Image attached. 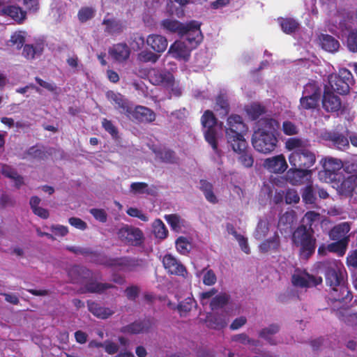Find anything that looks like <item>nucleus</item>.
Instances as JSON below:
<instances>
[{"label":"nucleus","instance_id":"f257e3e1","mask_svg":"<svg viewBox=\"0 0 357 357\" xmlns=\"http://www.w3.org/2000/svg\"><path fill=\"white\" fill-rule=\"evenodd\" d=\"M326 284L331 291L328 305L335 315L342 318L350 305L352 296L347 285V273L343 264L336 259L323 263Z\"/></svg>","mask_w":357,"mask_h":357},{"label":"nucleus","instance_id":"f03ea898","mask_svg":"<svg viewBox=\"0 0 357 357\" xmlns=\"http://www.w3.org/2000/svg\"><path fill=\"white\" fill-rule=\"evenodd\" d=\"M285 147L289 151L294 150L289 156V162L294 168L288 171L287 177L292 184L296 185L309 174L307 169L315 163L316 156L310 150L308 142L300 138L288 139Z\"/></svg>","mask_w":357,"mask_h":357},{"label":"nucleus","instance_id":"7ed1b4c3","mask_svg":"<svg viewBox=\"0 0 357 357\" xmlns=\"http://www.w3.org/2000/svg\"><path fill=\"white\" fill-rule=\"evenodd\" d=\"M279 128V123L273 119H261L258 121V129L255 131L252 143L258 152L268 154L277 147L278 140L273 132Z\"/></svg>","mask_w":357,"mask_h":357},{"label":"nucleus","instance_id":"20e7f679","mask_svg":"<svg viewBox=\"0 0 357 357\" xmlns=\"http://www.w3.org/2000/svg\"><path fill=\"white\" fill-rule=\"evenodd\" d=\"M225 128L227 143L234 151H241L248 147L244 138L247 128L240 116L231 115L228 117Z\"/></svg>","mask_w":357,"mask_h":357},{"label":"nucleus","instance_id":"39448f33","mask_svg":"<svg viewBox=\"0 0 357 357\" xmlns=\"http://www.w3.org/2000/svg\"><path fill=\"white\" fill-rule=\"evenodd\" d=\"M184 37V40H176L171 45L167 54L179 60L188 59L190 51L195 48L202 40L200 29L195 28L192 32H190L189 35Z\"/></svg>","mask_w":357,"mask_h":357},{"label":"nucleus","instance_id":"423d86ee","mask_svg":"<svg viewBox=\"0 0 357 357\" xmlns=\"http://www.w3.org/2000/svg\"><path fill=\"white\" fill-rule=\"evenodd\" d=\"M313 230L305 225H301L293 234L294 243L300 248V255L303 259H308L315 249V239Z\"/></svg>","mask_w":357,"mask_h":357},{"label":"nucleus","instance_id":"0eeeda50","mask_svg":"<svg viewBox=\"0 0 357 357\" xmlns=\"http://www.w3.org/2000/svg\"><path fill=\"white\" fill-rule=\"evenodd\" d=\"M118 238L123 243L131 245H140L144 241L141 229L128 225H123L116 232Z\"/></svg>","mask_w":357,"mask_h":357},{"label":"nucleus","instance_id":"6e6552de","mask_svg":"<svg viewBox=\"0 0 357 357\" xmlns=\"http://www.w3.org/2000/svg\"><path fill=\"white\" fill-rule=\"evenodd\" d=\"M161 27L171 33H176L182 37L189 35L195 28L200 29V24L197 21H191L183 24L176 20L166 19L160 22Z\"/></svg>","mask_w":357,"mask_h":357},{"label":"nucleus","instance_id":"1a4fd4ad","mask_svg":"<svg viewBox=\"0 0 357 357\" xmlns=\"http://www.w3.org/2000/svg\"><path fill=\"white\" fill-rule=\"evenodd\" d=\"M202 124L204 128V135L206 140L211 144L213 149L217 152V142L216 137L217 133L215 131V125L216 119L212 112L206 110L202 116Z\"/></svg>","mask_w":357,"mask_h":357},{"label":"nucleus","instance_id":"9d476101","mask_svg":"<svg viewBox=\"0 0 357 357\" xmlns=\"http://www.w3.org/2000/svg\"><path fill=\"white\" fill-rule=\"evenodd\" d=\"M292 284L298 287H311L322 282L321 277L310 275L305 271L295 270L291 278Z\"/></svg>","mask_w":357,"mask_h":357},{"label":"nucleus","instance_id":"9b49d317","mask_svg":"<svg viewBox=\"0 0 357 357\" xmlns=\"http://www.w3.org/2000/svg\"><path fill=\"white\" fill-rule=\"evenodd\" d=\"M344 73L346 74L344 77L342 78L337 75H331L328 77L329 86L326 89H329V91L335 92L338 94H346L349 91V86L348 82L350 77V73L347 70H344Z\"/></svg>","mask_w":357,"mask_h":357},{"label":"nucleus","instance_id":"f8f14e48","mask_svg":"<svg viewBox=\"0 0 357 357\" xmlns=\"http://www.w3.org/2000/svg\"><path fill=\"white\" fill-rule=\"evenodd\" d=\"M130 119L139 122L151 123L155 121V114L151 109L138 105L135 108L130 107V111L126 115Z\"/></svg>","mask_w":357,"mask_h":357},{"label":"nucleus","instance_id":"ddd939ff","mask_svg":"<svg viewBox=\"0 0 357 357\" xmlns=\"http://www.w3.org/2000/svg\"><path fill=\"white\" fill-rule=\"evenodd\" d=\"M264 166L269 172L275 174L283 173L288 167L285 157L282 154L266 158Z\"/></svg>","mask_w":357,"mask_h":357},{"label":"nucleus","instance_id":"4468645a","mask_svg":"<svg viewBox=\"0 0 357 357\" xmlns=\"http://www.w3.org/2000/svg\"><path fill=\"white\" fill-rule=\"evenodd\" d=\"M162 264L165 268L171 274L183 276L186 273L183 265L170 254H167L163 257Z\"/></svg>","mask_w":357,"mask_h":357},{"label":"nucleus","instance_id":"2eb2a0df","mask_svg":"<svg viewBox=\"0 0 357 357\" xmlns=\"http://www.w3.org/2000/svg\"><path fill=\"white\" fill-rule=\"evenodd\" d=\"M106 96L109 101L121 113L127 115L130 112L131 106H130L128 101L121 93L109 91L107 93Z\"/></svg>","mask_w":357,"mask_h":357},{"label":"nucleus","instance_id":"dca6fc26","mask_svg":"<svg viewBox=\"0 0 357 357\" xmlns=\"http://www.w3.org/2000/svg\"><path fill=\"white\" fill-rule=\"evenodd\" d=\"M172 77L170 73L156 69H153L149 73V80L154 85L169 86L172 85Z\"/></svg>","mask_w":357,"mask_h":357},{"label":"nucleus","instance_id":"f3484780","mask_svg":"<svg viewBox=\"0 0 357 357\" xmlns=\"http://www.w3.org/2000/svg\"><path fill=\"white\" fill-rule=\"evenodd\" d=\"M146 43L154 52L159 54L164 52L168 45L167 39L160 34L149 35Z\"/></svg>","mask_w":357,"mask_h":357},{"label":"nucleus","instance_id":"a211bd4d","mask_svg":"<svg viewBox=\"0 0 357 357\" xmlns=\"http://www.w3.org/2000/svg\"><path fill=\"white\" fill-rule=\"evenodd\" d=\"M153 326V321L150 319L135 321L131 324L123 327L121 330L122 333L129 334H137L140 333L148 332Z\"/></svg>","mask_w":357,"mask_h":357},{"label":"nucleus","instance_id":"6ab92c4d","mask_svg":"<svg viewBox=\"0 0 357 357\" xmlns=\"http://www.w3.org/2000/svg\"><path fill=\"white\" fill-rule=\"evenodd\" d=\"M280 245V237L277 231H274L268 238L259 245V250L261 253L277 251Z\"/></svg>","mask_w":357,"mask_h":357},{"label":"nucleus","instance_id":"aec40b11","mask_svg":"<svg viewBox=\"0 0 357 357\" xmlns=\"http://www.w3.org/2000/svg\"><path fill=\"white\" fill-rule=\"evenodd\" d=\"M323 107L327 112H335L340 109L341 101L340 99L334 93L329 91V89H326L324 98H323Z\"/></svg>","mask_w":357,"mask_h":357},{"label":"nucleus","instance_id":"412c9836","mask_svg":"<svg viewBox=\"0 0 357 357\" xmlns=\"http://www.w3.org/2000/svg\"><path fill=\"white\" fill-rule=\"evenodd\" d=\"M350 225L348 222H342L335 226L330 231L329 235L331 239L334 241L346 240L347 243L349 242V236L347 234L350 231Z\"/></svg>","mask_w":357,"mask_h":357},{"label":"nucleus","instance_id":"4be33fe9","mask_svg":"<svg viewBox=\"0 0 357 357\" xmlns=\"http://www.w3.org/2000/svg\"><path fill=\"white\" fill-rule=\"evenodd\" d=\"M280 331V326L278 324H273L262 328L259 332V337L265 340L268 344L271 345H276L279 343L273 335L278 333Z\"/></svg>","mask_w":357,"mask_h":357},{"label":"nucleus","instance_id":"5701e85b","mask_svg":"<svg viewBox=\"0 0 357 357\" xmlns=\"http://www.w3.org/2000/svg\"><path fill=\"white\" fill-rule=\"evenodd\" d=\"M110 56L117 61H123L130 56V49L126 44H116L109 51Z\"/></svg>","mask_w":357,"mask_h":357},{"label":"nucleus","instance_id":"b1692460","mask_svg":"<svg viewBox=\"0 0 357 357\" xmlns=\"http://www.w3.org/2000/svg\"><path fill=\"white\" fill-rule=\"evenodd\" d=\"M1 172L6 177L11 179L17 188H20L24 185V178L20 175L15 169L6 165H3L1 168Z\"/></svg>","mask_w":357,"mask_h":357},{"label":"nucleus","instance_id":"393cba45","mask_svg":"<svg viewBox=\"0 0 357 357\" xmlns=\"http://www.w3.org/2000/svg\"><path fill=\"white\" fill-rule=\"evenodd\" d=\"M326 139L332 142L333 146L340 150H345L349 147V142L345 136L337 132L326 134Z\"/></svg>","mask_w":357,"mask_h":357},{"label":"nucleus","instance_id":"a878e982","mask_svg":"<svg viewBox=\"0 0 357 357\" xmlns=\"http://www.w3.org/2000/svg\"><path fill=\"white\" fill-rule=\"evenodd\" d=\"M88 307L89 311L96 317L100 319H107L114 313V310L109 307H102L97 303L89 302Z\"/></svg>","mask_w":357,"mask_h":357},{"label":"nucleus","instance_id":"bb28decb","mask_svg":"<svg viewBox=\"0 0 357 357\" xmlns=\"http://www.w3.org/2000/svg\"><path fill=\"white\" fill-rule=\"evenodd\" d=\"M165 220L175 231H181L187 226L186 221L178 214H169L165 215Z\"/></svg>","mask_w":357,"mask_h":357},{"label":"nucleus","instance_id":"cd10ccee","mask_svg":"<svg viewBox=\"0 0 357 357\" xmlns=\"http://www.w3.org/2000/svg\"><path fill=\"white\" fill-rule=\"evenodd\" d=\"M342 167V162L340 160L333 158H328L325 159L324 169L325 173L329 174L330 178L333 179L334 178H332V175L340 170Z\"/></svg>","mask_w":357,"mask_h":357},{"label":"nucleus","instance_id":"c85d7f7f","mask_svg":"<svg viewBox=\"0 0 357 357\" xmlns=\"http://www.w3.org/2000/svg\"><path fill=\"white\" fill-rule=\"evenodd\" d=\"M270 232V224L266 219H260L253 233L257 240H262L268 237Z\"/></svg>","mask_w":357,"mask_h":357},{"label":"nucleus","instance_id":"c756f323","mask_svg":"<svg viewBox=\"0 0 357 357\" xmlns=\"http://www.w3.org/2000/svg\"><path fill=\"white\" fill-rule=\"evenodd\" d=\"M319 40L322 48L329 52H336L340 47L339 42L329 35L322 34L319 37Z\"/></svg>","mask_w":357,"mask_h":357},{"label":"nucleus","instance_id":"7c9ffc66","mask_svg":"<svg viewBox=\"0 0 357 357\" xmlns=\"http://www.w3.org/2000/svg\"><path fill=\"white\" fill-rule=\"evenodd\" d=\"M229 320V319L226 314H215L208 317L207 322L212 328L222 329L227 325Z\"/></svg>","mask_w":357,"mask_h":357},{"label":"nucleus","instance_id":"2f4dec72","mask_svg":"<svg viewBox=\"0 0 357 357\" xmlns=\"http://www.w3.org/2000/svg\"><path fill=\"white\" fill-rule=\"evenodd\" d=\"M199 188L208 202L211 204H216L218 202V198L214 193L213 187L211 183L202 180L200 181Z\"/></svg>","mask_w":357,"mask_h":357},{"label":"nucleus","instance_id":"473e14b6","mask_svg":"<svg viewBox=\"0 0 357 357\" xmlns=\"http://www.w3.org/2000/svg\"><path fill=\"white\" fill-rule=\"evenodd\" d=\"M1 15L10 16L15 21L21 22L25 17V13L20 7L14 6H4Z\"/></svg>","mask_w":357,"mask_h":357},{"label":"nucleus","instance_id":"72a5a7b5","mask_svg":"<svg viewBox=\"0 0 357 357\" xmlns=\"http://www.w3.org/2000/svg\"><path fill=\"white\" fill-rule=\"evenodd\" d=\"M196 275L198 277L202 275L203 283L207 286H212L215 284L217 281L216 275L211 269L204 268L202 271H197Z\"/></svg>","mask_w":357,"mask_h":357},{"label":"nucleus","instance_id":"f704fd0d","mask_svg":"<svg viewBox=\"0 0 357 357\" xmlns=\"http://www.w3.org/2000/svg\"><path fill=\"white\" fill-rule=\"evenodd\" d=\"M152 227L153 234L157 238L164 239L167 237L168 231L165 224L160 219L155 220Z\"/></svg>","mask_w":357,"mask_h":357},{"label":"nucleus","instance_id":"c9c22d12","mask_svg":"<svg viewBox=\"0 0 357 357\" xmlns=\"http://www.w3.org/2000/svg\"><path fill=\"white\" fill-rule=\"evenodd\" d=\"M26 33L24 31H16L13 33L10 40L8 42V45L10 47H14L17 49L21 48L25 41Z\"/></svg>","mask_w":357,"mask_h":357},{"label":"nucleus","instance_id":"e433bc0d","mask_svg":"<svg viewBox=\"0 0 357 357\" xmlns=\"http://www.w3.org/2000/svg\"><path fill=\"white\" fill-rule=\"evenodd\" d=\"M159 58V54L148 50L141 51L137 55V60L142 63H155Z\"/></svg>","mask_w":357,"mask_h":357},{"label":"nucleus","instance_id":"4c0bfd02","mask_svg":"<svg viewBox=\"0 0 357 357\" xmlns=\"http://www.w3.org/2000/svg\"><path fill=\"white\" fill-rule=\"evenodd\" d=\"M229 296L225 293H222L214 298L211 301L210 306L213 310L222 308L229 301Z\"/></svg>","mask_w":357,"mask_h":357},{"label":"nucleus","instance_id":"58836bf2","mask_svg":"<svg viewBox=\"0 0 357 357\" xmlns=\"http://www.w3.org/2000/svg\"><path fill=\"white\" fill-rule=\"evenodd\" d=\"M316 188L312 185H307L303 190L302 192V198L303 202L306 204H314L316 197Z\"/></svg>","mask_w":357,"mask_h":357},{"label":"nucleus","instance_id":"ea45409f","mask_svg":"<svg viewBox=\"0 0 357 357\" xmlns=\"http://www.w3.org/2000/svg\"><path fill=\"white\" fill-rule=\"evenodd\" d=\"M319 100L318 96H303L300 100V107L304 109H312L317 107Z\"/></svg>","mask_w":357,"mask_h":357},{"label":"nucleus","instance_id":"a19ab883","mask_svg":"<svg viewBox=\"0 0 357 357\" xmlns=\"http://www.w3.org/2000/svg\"><path fill=\"white\" fill-rule=\"evenodd\" d=\"M43 47L41 45L36 47L30 45H26L24 47L22 54L28 59H33L36 56L40 55L43 52Z\"/></svg>","mask_w":357,"mask_h":357},{"label":"nucleus","instance_id":"79ce46f5","mask_svg":"<svg viewBox=\"0 0 357 357\" xmlns=\"http://www.w3.org/2000/svg\"><path fill=\"white\" fill-rule=\"evenodd\" d=\"M320 221V214L315 211L307 212L302 219V225L307 228H312V226Z\"/></svg>","mask_w":357,"mask_h":357},{"label":"nucleus","instance_id":"37998d69","mask_svg":"<svg viewBox=\"0 0 357 357\" xmlns=\"http://www.w3.org/2000/svg\"><path fill=\"white\" fill-rule=\"evenodd\" d=\"M96 10L92 7L85 6L79 9L77 13V17L79 22H86L92 19L95 15Z\"/></svg>","mask_w":357,"mask_h":357},{"label":"nucleus","instance_id":"c03bdc74","mask_svg":"<svg viewBox=\"0 0 357 357\" xmlns=\"http://www.w3.org/2000/svg\"><path fill=\"white\" fill-rule=\"evenodd\" d=\"M239 155L238 161L242 165L245 167H250L252 166L254 160L252 155L247 151V147L241 151H234Z\"/></svg>","mask_w":357,"mask_h":357},{"label":"nucleus","instance_id":"a18cd8bd","mask_svg":"<svg viewBox=\"0 0 357 357\" xmlns=\"http://www.w3.org/2000/svg\"><path fill=\"white\" fill-rule=\"evenodd\" d=\"M130 192L133 195L149 194L150 191L147 183L144 182H134L130 184Z\"/></svg>","mask_w":357,"mask_h":357},{"label":"nucleus","instance_id":"49530a36","mask_svg":"<svg viewBox=\"0 0 357 357\" xmlns=\"http://www.w3.org/2000/svg\"><path fill=\"white\" fill-rule=\"evenodd\" d=\"M303 96L320 97V89L315 82H310L305 86Z\"/></svg>","mask_w":357,"mask_h":357},{"label":"nucleus","instance_id":"de8ad7c7","mask_svg":"<svg viewBox=\"0 0 357 357\" xmlns=\"http://www.w3.org/2000/svg\"><path fill=\"white\" fill-rule=\"evenodd\" d=\"M246 112L250 118L255 120L264 112V109L260 105L254 103L247 107Z\"/></svg>","mask_w":357,"mask_h":357},{"label":"nucleus","instance_id":"09e8293b","mask_svg":"<svg viewBox=\"0 0 357 357\" xmlns=\"http://www.w3.org/2000/svg\"><path fill=\"white\" fill-rule=\"evenodd\" d=\"M232 340L243 344H248L253 347H257L259 344L258 340L250 338L245 333H241L234 335L232 337Z\"/></svg>","mask_w":357,"mask_h":357},{"label":"nucleus","instance_id":"8fccbe9b","mask_svg":"<svg viewBox=\"0 0 357 357\" xmlns=\"http://www.w3.org/2000/svg\"><path fill=\"white\" fill-rule=\"evenodd\" d=\"M347 246V241H338L335 243H332L328 245V250L330 252H337L339 255L342 256L346 251Z\"/></svg>","mask_w":357,"mask_h":357},{"label":"nucleus","instance_id":"3c124183","mask_svg":"<svg viewBox=\"0 0 357 357\" xmlns=\"http://www.w3.org/2000/svg\"><path fill=\"white\" fill-rule=\"evenodd\" d=\"M282 29L287 33H291L294 32L298 27V23L290 18L284 19L280 23Z\"/></svg>","mask_w":357,"mask_h":357},{"label":"nucleus","instance_id":"603ef678","mask_svg":"<svg viewBox=\"0 0 357 357\" xmlns=\"http://www.w3.org/2000/svg\"><path fill=\"white\" fill-rule=\"evenodd\" d=\"M347 47L350 52H357V29L349 31L347 38Z\"/></svg>","mask_w":357,"mask_h":357},{"label":"nucleus","instance_id":"864d4df0","mask_svg":"<svg viewBox=\"0 0 357 357\" xmlns=\"http://www.w3.org/2000/svg\"><path fill=\"white\" fill-rule=\"evenodd\" d=\"M176 250L182 255H186L191 249V244L186 238L181 236L176 241Z\"/></svg>","mask_w":357,"mask_h":357},{"label":"nucleus","instance_id":"5fc2aeb1","mask_svg":"<svg viewBox=\"0 0 357 357\" xmlns=\"http://www.w3.org/2000/svg\"><path fill=\"white\" fill-rule=\"evenodd\" d=\"M196 305L195 301L190 297L185 298L177 306V309L181 315L190 312Z\"/></svg>","mask_w":357,"mask_h":357},{"label":"nucleus","instance_id":"6e6d98bb","mask_svg":"<svg viewBox=\"0 0 357 357\" xmlns=\"http://www.w3.org/2000/svg\"><path fill=\"white\" fill-rule=\"evenodd\" d=\"M157 156L165 162L174 163L176 161L175 153L171 150L163 149L157 153Z\"/></svg>","mask_w":357,"mask_h":357},{"label":"nucleus","instance_id":"4d7b16f0","mask_svg":"<svg viewBox=\"0 0 357 357\" xmlns=\"http://www.w3.org/2000/svg\"><path fill=\"white\" fill-rule=\"evenodd\" d=\"M103 24L105 26V31L110 33H118L121 31V24L114 20L105 19Z\"/></svg>","mask_w":357,"mask_h":357},{"label":"nucleus","instance_id":"13d9d810","mask_svg":"<svg viewBox=\"0 0 357 357\" xmlns=\"http://www.w3.org/2000/svg\"><path fill=\"white\" fill-rule=\"evenodd\" d=\"M282 130L287 135H294L298 132V127L289 121H285L282 123Z\"/></svg>","mask_w":357,"mask_h":357},{"label":"nucleus","instance_id":"bf43d9fd","mask_svg":"<svg viewBox=\"0 0 357 357\" xmlns=\"http://www.w3.org/2000/svg\"><path fill=\"white\" fill-rule=\"evenodd\" d=\"M126 213L128 215L138 218L144 222H147L149 220V217L146 214H144L141 210L137 208L130 207L128 208Z\"/></svg>","mask_w":357,"mask_h":357},{"label":"nucleus","instance_id":"052dcab7","mask_svg":"<svg viewBox=\"0 0 357 357\" xmlns=\"http://www.w3.org/2000/svg\"><path fill=\"white\" fill-rule=\"evenodd\" d=\"M131 39L130 45L133 50H139L143 47L145 40L142 35L138 33L134 34Z\"/></svg>","mask_w":357,"mask_h":357},{"label":"nucleus","instance_id":"680f3d73","mask_svg":"<svg viewBox=\"0 0 357 357\" xmlns=\"http://www.w3.org/2000/svg\"><path fill=\"white\" fill-rule=\"evenodd\" d=\"M299 200L300 197L295 190L289 189L287 191L285 195V202L287 204H296L299 202Z\"/></svg>","mask_w":357,"mask_h":357},{"label":"nucleus","instance_id":"e2e57ef3","mask_svg":"<svg viewBox=\"0 0 357 357\" xmlns=\"http://www.w3.org/2000/svg\"><path fill=\"white\" fill-rule=\"evenodd\" d=\"M111 286L107 284H102L98 282L90 283L87 286L88 291L91 292L99 293L103 291L105 289L110 288Z\"/></svg>","mask_w":357,"mask_h":357},{"label":"nucleus","instance_id":"0e129e2a","mask_svg":"<svg viewBox=\"0 0 357 357\" xmlns=\"http://www.w3.org/2000/svg\"><path fill=\"white\" fill-rule=\"evenodd\" d=\"M91 214L98 221L105 222L107 215L103 209L92 208L90 210Z\"/></svg>","mask_w":357,"mask_h":357},{"label":"nucleus","instance_id":"69168bd1","mask_svg":"<svg viewBox=\"0 0 357 357\" xmlns=\"http://www.w3.org/2000/svg\"><path fill=\"white\" fill-rule=\"evenodd\" d=\"M104 349L106 353L113 355L119 351V347L116 343L107 340L105 341Z\"/></svg>","mask_w":357,"mask_h":357},{"label":"nucleus","instance_id":"338daca9","mask_svg":"<svg viewBox=\"0 0 357 357\" xmlns=\"http://www.w3.org/2000/svg\"><path fill=\"white\" fill-rule=\"evenodd\" d=\"M247 323V318L245 316H241L236 318L230 324L229 328L232 331H236L243 327Z\"/></svg>","mask_w":357,"mask_h":357},{"label":"nucleus","instance_id":"774afa93","mask_svg":"<svg viewBox=\"0 0 357 357\" xmlns=\"http://www.w3.org/2000/svg\"><path fill=\"white\" fill-rule=\"evenodd\" d=\"M348 266L357 268V249L350 252L347 257Z\"/></svg>","mask_w":357,"mask_h":357}]
</instances>
